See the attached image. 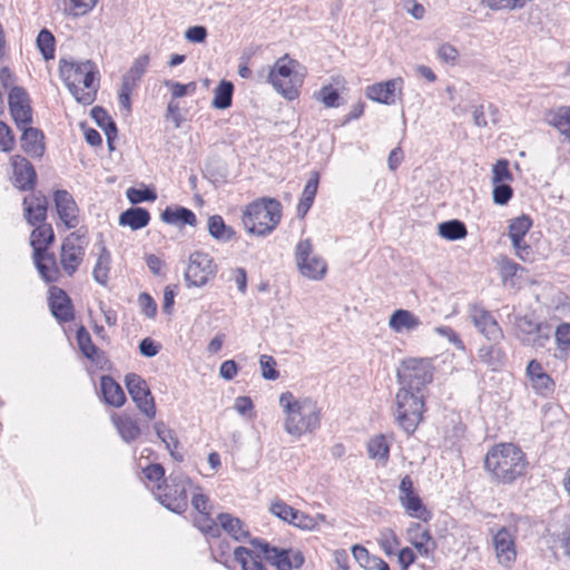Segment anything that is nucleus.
<instances>
[{
  "label": "nucleus",
  "instance_id": "obj_1",
  "mask_svg": "<svg viewBox=\"0 0 570 570\" xmlns=\"http://www.w3.org/2000/svg\"><path fill=\"white\" fill-rule=\"evenodd\" d=\"M529 462L525 453L514 443L492 445L484 458V469L500 484H513L525 475Z\"/></svg>",
  "mask_w": 570,
  "mask_h": 570
},
{
  "label": "nucleus",
  "instance_id": "obj_2",
  "mask_svg": "<svg viewBox=\"0 0 570 570\" xmlns=\"http://www.w3.org/2000/svg\"><path fill=\"white\" fill-rule=\"evenodd\" d=\"M279 405L285 413L284 430L291 436L298 439L320 428L322 411L315 400L296 399L292 392H283Z\"/></svg>",
  "mask_w": 570,
  "mask_h": 570
},
{
  "label": "nucleus",
  "instance_id": "obj_3",
  "mask_svg": "<svg viewBox=\"0 0 570 570\" xmlns=\"http://www.w3.org/2000/svg\"><path fill=\"white\" fill-rule=\"evenodd\" d=\"M59 73L77 102L89 106L96 100L99 85L96 82L97 66L91 60H60Z\"/></svg>",
  "mask_w": 570,
  "mask_h": 570
},
{
  "label": "nucleus",
  "instance_id": "obj_4",
  "mask_svg": "<svg viewBox=\"0 0 570 570\" xmlns=\"http://www.w3.org/2000/svg\"><path fill=\"white\" fill-rule=\"evenodd\" d=\"M281 207L277 199L265 197L248 204L242 216L246 230L258 236L272 233L281 220Z\"/></svg>",
  "mask_w": 570,
  "mask_h": 570
},
{
  "label": "nucleus",
  "instance_id": "obj_5",
  "mask_svg": "<svg viewBox=\"0 0 570 570\" xmlns=\"http://www.w3.org/2000/svg\"><path fill=\"white\" fill-rule=\"evenodd\" d=\"M512 334L518 342L534 350L543 348L551 337V326L534 313L510 315Z\"/></svg>",
  "mask_w": 570,
  "mask_h": 570
},
{
  "label": "nucleus",
  "instance_id": "obj_6",
  "mask_svg": "<svg viewBox=\"0 0 570 570\" xmlns=\"http://www.w3.org/2000/svg\"><path fill=\"white\" fill-rule=\"evenodd\" d=\"M395 422L406 434H413L422 422L425 412L423 393L399 389L395 395Z\"/></svg>",
  "mask_w": 570,
  "mask_h": 570
},
{
  "label": "nucleus",
  "instance_id": "obj_7",
  "mask_svg": "<svg viewBox=\"0 0 570 570\" xmlns=\"http://www.w3.org/2000/svg\"><path fill=\"white\" fill-rule=\"evenodd\" d=\"M193 489L190 478L184 473H171L164 484H157L155 497L167 510L181 514L187 510V491Z\"/></svg>",
  "mask_w": 570,
  "mask_h": 570
},
{
  "label": "nucleus",
  "instance_id": "obj_8",
  "mask_svg": "<svg viewBox=\"0 0 570 570\" xmlns=\"http://www.w3.org/2000/svg\"><path fill=\"white\" fill-rule=\"evenodd\" d=\"M434 375V367L431 360L421 357H407L401 361L396 371L397 382L402 385L400 389L411 390L422 393L429 385Z\"/></svg>",
  "mask_w": 570,
  "mask_h": 570
},
{
  "label": "nucleus",
  "instance_id": "obj_9",
  "mask_svg": "<svg viewBox=\"0 0 570 570\" xmlns=\"http://www.w3.org/2000/svg\"><path fill=\"white\" fill-rule=\"evenodd\" d=\"M295 61L289 59L287 55L276 60L268 72V82L273 88L288 100H294L299 96L302 79L293 70Z\"/></svg>",
  "mask_w": 570,
  "mask_h": 570
},
{
  "label": "nucleus",
  "instance_id": "obj_10",
  "mask_svg": "<svg viewBox=\"0 0 570 570\" xmlns=\"http://www.w3.org/2000/svg\"><path fill=\"white\" fill-rule=\"evenodd\" d=\"M295 262L301 275L308 279L321 281L327 272L326 262L313 253L312 242L308 238L299 240L296 245Z\"/></svg>",
  "mask_w": 570,
  "mask_h": 570
},
{
  "label": "nucleus",
  "instance_id": "obj_11",
  "mask_svg": "<svg viewBox=\"0 0 570 570\" xmlns=\"http://www.w3.org/2000/svg\"><path fill=\"white\" fill-rule=\"evenodd\" d=\"M252 546L277 570H293V568H301L304 563V556L301 551H292L287 549H278L269 546L268 542L261 539L249 540Z\"/></svg>",
  "mask_w": 570,
  "mask_h": 570
},
{
  "label": "nucleus",
  "instance_id": "obj_12",
  "mask_svg": "<svg viewBox=\"0 0 570 570\" xmlns=\"http://www.w3.org/2000/svg\"><path fill=\"white\" fill-rule=\"evenodd\" d=\"M125 385L137 409L153 420L156 416V404L147 382L136 373H128Z\"/></svg>",
  "mask_w": 570,
  "mask_h": 570
},
{
  "label": "nucleus",
  "instance_id": "obj_13",
  "mask_svg": "<svg viewBox=\"0 0 570 570\" xmlns=\"http://www.w3.org/2000/svg\"><path fill=\"white\" fill-rule=\"evenodd\" d=\"M216 273V265L212 257L203 252L190 254L185 271V281L188 286L203 287Z\"/></svg>",
  "mask_w": 570,
  "mask_h": 570
},
{
  "label": "nucleus",
  "instance_id": "obj_14",
  "mask_svg": "<svg viewBox=\"0 0 570 570\" xmlns=\"http://www.w3.org/2000/svg\"><path fill=\"white\" fill-rule=\"evenodd\" d=\"M86 242L78 232L69 234L60 248V265L68 276H72L85 257Z\"/></svg>",
  "mask_w": 570,
  "mask_h": 570
},
{
  "label": "nucleus",
  "instance_id": "obj_15",
  "mask_svg": "<svg viewBox=\"0 0 570 570\" xmlns=\"http://www.w3.org/2000/svg\"><path fill=\"white\" fill-rule=\"evenodd\" d=\"M469 314L474 326L489 341L499 342L503 332L489 311L480 305L473 304L469 307Z\"/></svg>",
  "mask_w": 570,
  "mask_h": 570
},
{
  "label": "nucleus",
  "instance_id": "obj_16",
  "mask_svg": "<svg viewBox=\"0 0 570 570\" xmlns=\"http://www.w3.org/2000/svg\"><path fill=\"white\" fill-rule=\"evenodd\" d=\"M10 114L17 127H24L32 121V109L27 91L22 87H12L9 92Z\"/></svg>",
  "mask_w": 570,
  "mask_h": 570
},
{
  "label": "nucleus",
  "instance_id": "obj_17",
  "mask_svg": "<svg viewBox=\"0 0 570 570\" xmlns=\"http://www.w3.org/2000/svg\"><path fill=\"white\" fill-rule=\"evenodd\" d=\"M493 546L498 562L505 568H510L517 559L514 533L502 527L493 535Z\"/></svg>",
  "mask_w": 570,
  "mask_h": 570
},
{
  "label": "nucleus",
  "instance_id": "obj_18",
  "mask_svg": "<svg viewBox=\"0 0 570 570\" xmlns=\"http://www.w3.org/2000/svg\"><path fill=\"white\" fill-rule=\"evenodd\" d=\"M13 169L12 184L22 191L33 190L37 183V174L32 164L24 157L16 155L11 158Z\"/></svg>",
  "mask_w": 570,
  "mask_h": 570
},
{
  "label": "nucleus",
  "instance_id": "obj_19",
  "mask_svg": "<svg viewBox=\"0 0 570 570\" xmlns=\"http://www.w3.org/2000/svg\"><path fill=\"white\" fill-rule=\"evenodd\" d=\"M53 202L57 214L66 227L68 229L77 227L79 224V209L72 195L65 189H58L53 194Z\"/></svg>",
  "mask_w": 570,
  "mask_h": 570
},
{
  "label": "nucleus",
  "instance_id": "obj_20",
  "mask_svg": "<svg viewBox=\"0 0 570 570\" xmlns=\"http://www.w3.org/2000/svg\"><path fill=\"white\" fill-rule=\"evenodd\" d=\"M23 205V217L29 225L36 226L40 223L46 222L48 210V199L41 193H32L26 196L22 202Z\"/></svg>",
  "mask_w": 570,
  "mask_h": 570
},
{
  "label": "nucleus",
  "instance_id": "obj_21",
  "mask_svg": "<svg viewBox=\"0 0 570 570\" xmlns=\"http://www.w3.org/2000/svg\"><path fill=\"white\" fill-rule=\"evenodd\" d=\"M403 79L400 77L373 83L366 88V97L380 104L393 105L395 102L396 89L401 91Z\"/></svg>",
  "mask_w": 570,
  "mask_h": 570
},
{
  "label": "nucleus",
  "instance_id": "obj_22",
  "mask_svg": "<svg viewBox=\"0 0 570 570\" xmlns=\"http://www.w3.org/2000/svg\"><path fill=\"white\" fill-rule=\"evenodd\" d=\"M49 294V306L52 315L63 323L73 320V307L67 293L57 286H52Z\"/></svg>",
  "mask_w": 570,
  "mask_h": 570
},
{
  "label": "nucleus",
  "instance_id": "obj_23",
  "mask_svg": "<svg viewBox=\"0 0 570 570\" xmlns=\"http://www.w3.org/2000/svg\"><path fill=\"white\" fill-rule=\"evenodd\" d=\"M77 343L79 346V350L83 354L85 357L90 360L95 365H97L100 368H104L105 365L108 363V358L105 354V352L100 351L91 340V336L89 332L83 327L80 326L77 330Z\"/></svg>",
  "mask_w": 570,
  "mask_h": 570
},
{
  "label": "nucleus",
  "instance_id": "obj_24",
  "mask_svg": "<svg viewBox=\"0 0 570 570\" xmlns=\"http://www.w3.org/2000/svg\"><path fill=\"white\" fill-rule=\"evenodd\" d=\"M32 259L43 282L50 284L59 281L61 273L53 253H38L32 255Z\"/></svg>",
  "mask_w": 570,
  "mask_h": 570
},
{
  "label": "nucleus",
  "instance_id": "obj_25",
  "mask_svg": "<svg viewBox=\"0 0 570 570\" xmlns=\"http://www.w3.org/2000/svg\"><path fill=\"white\" fill-rule=\"evenodd\" d=\"M18 128L22 130L21 148L23 151L31 157H41L45 153L42 131L29 126Z\"/></svg>",
  "mask_w": 570,
  "mask_h": 570
},
{
  "label": "nucleus",
  "instance_id": "obj_26",
  "mask_svg": "<svg viewBox=\"0 0 570 570\" xmlns=\"http://www.w3.org/2000/svg\"><path fill=\"white\" fill-rule=\"evenodd\" d=\"M33 227L35 229L30 235V245L33 249L32 255H37L38 253H47L48 247L55 240V233L51 225L43 222Z\"/></svg>",
  "mask_w": 570,
  "mask_h": 570
},
{
  "label": "nucleus",
  "instance_id": "obj_27",
  "mask_svg": "<svg viewBox=\"0 0 570 570\" xmlns=\"http://www.w3.org/2000/svg\"><path fill=\"white\" fill-rule=\"evenodd\" d=\"M217 521L219 522L220 530H224L235 541L240 542L249 538L248 527L239 518L233 517L229 513H219Z\"/></svg>",
  "mask_w": 570,
  "mask_h": 570
},
{
  "label": "nucleus",
  "instance_id": "obj_28",
  "mask_svg": "<svg viewBox=\"0 0 570 570\" xmlns=\"http://www.w3.org/2000/svg\"><path fill=\"white\" fill-rule=\"evenodd\" d=\"M421 325V321L407 309H396L390 316L389 326L395 333L412 332Z\"/></svg>",
  "mask_w": 570,
  "mask_h": 570
},
{
  "label": "nucleus",
  "instance_id": "obj_29",
  "mask_svg": "<svg viewBox=\"0 0 570 570\" xmlns=\"http://www.w3.org/2000/svg\"><path fill=\"white\" fill-rule=\"evenodd\" d=\"M100 389L104 401L115 407H120L126 402V395L122 387L109 375L100 379Z\"/></svg>",
  "mask_w": 570,
  "mask_h": 570
},
{
  "label": "nucleus",
  "instance_id": "obj_30",
  "mask_svg": "<svg viewBox=\"0 0 570 570\" xmlns=\"http://www.w3.org/2000/svg\"><path fill=\"white\" fill-rule=\"evenodd\" d=\"M150 214L142 207H130L122 212L119 216L118 223L120 226H128L132 230H138L149 224Z\"/></svg>",
  "mask_w": 570,
  "mask_h": 570
},
{
  "label": "nucleus",
  "instance_id": "obj_31",
  "mask_svg": "<svg viewBox=\"0 0 570 570\" xmlns=\"http://www.w3.org/2000/svg\"><path fill=\"white\" fill-rule=\"evenodd\" d=\"M161 219L166 224L175 225V226H196L197 218L193 210L186 208V207H166L165 210L161 213Z\"/></svg>",
  "mask_w": 570,
  "mask_h": 570
},
{
  "label": "nucleus",
  "instance_id": "obj_32",
  "mask_svg": "<svg viewBox=\"0 0 570 570\" xmlns=\"http://www.w3.org/2000/svg\"><path fill=\"white\" fill-rule=\"evenodd\" d=\"M154 430L157 436L165 444V448L169 451L171 458L176 461L181 462L184 460V455L177 452V449L179 448V441L175 431L168 428L161 421L155 422Z\"/></svg>",
  "mask_w": 570,
  "mask_h": 570
},
{
  "label": "nucleus",
  "instance_id": "obj_33",
  "mask_svg": "<svg viewBox=\"0 0 570 570\" xmlns=\"http://www.w3.org/2000/svg\"><path fill=\"white\" fill-rule=\"evenodd\" d=\"M111 420L120 438L126 443H130L139 438L141 431L135 419L115 414Z\"/></svg>",
  "mask_w": 570,
  "mask_h": 570
},
{
  "label": "nucleus",
  "instance_id": "obj_34",
  "mask_svg": "<svg viewBox=\"0 0 570 570\" xmlns=\"http://www.w3.org/2000/svg\"><path fill=\"white\" fill-rule=\"evenodd\" d=\"M368 458L385 466L390 458V443L385 435L377 434L371 438L366 445Z\"/></svg>",
  "mask_w": 570,
  "mask_h": 570
},
{
  "label": "nucleus",
  "instance_id": "obj_35",
  "mask_svg": "<svg viewBox=\"0 0 570 570\" xmlns=\"http://www.w3.org/2000/svg\"><path fill=\"white\" fill-rule=\"evenodd\" d=\"M318 181H320V174L317 171H312L311 177L304 187L302 197L297 205V214L299 216H302V217L305 216L306 213L312 207V205L314 203V198L317 193Z\"/></svg>",
  "mask_w": 570,
  "mask_h": 570
},
{
  "label": "nucleus",
  "instance_id": "obj_36",
  "mask_svg": "<svg viewBox=\"0 0 570 570\" xmlns=\"http://www.w3.org/2000/svg\"><path fill=\"white\" fill-rule=\"evenodd\" d=\"M547 122L570 141V107H560L547 114Z\"/></svg>",
  "mask_w": 570,
  "mask_h": 570
},
{
  "label": "nucleus",
  "instance_id": "obj_37",
  "mask_svg": "<svg viewBox=\"0 0 570 570\" xmlns=\"http://www.w3.org/2000/svg\"><path fill=\"white\" fill-rule=\"evenodd\" d=\"M148 65H149V56L148 55H141L138 58H136L132 66L122 76L121 83L136 89L140 79L146 73Z\"/></svg>",
  "mask_w": 570,
  "mask_h": 570
},
{
  "label": "nucleus",
  "instance_id": "obj_38",
  "mask_svg": "<svg viewBox=\"0 0 570 570\" xmlns=\"http://www.w3.org/2000/svg\"><path fill=\"white\" fill-rule=\"evenodd\" d=\"M234 558L243 570H266L261 556L248 548L237 547L234 550Z\"/></svg>",
  "mask_w": 570,
  "mask_h": 570
},
{
  "label": "nucleus",
  "instance_id": "obj_39",
  "mask_svg": "<svg viewBox=\"0 0 570 570\" xmlns=\"http://www.w3.org/2000/svg\"><path fill=\"white\" fill-rule=\"evenodd\" d=\"M234 85L228 80H222L214 89L212 107L218 110L227 109L232 106Z\"/></svg>",
  "mask_w": 570,
  "mask_h": 570
},
{
  "label": "nucleus",
  "instance_id": "obj_40",
  "mask_svg": "<svg viewBox=\"0 0 570 570\" xmlns=\"http://www.w3.org/2000/svg\"><path fill=\"white\" fill-rule=\"evenodd\" d=\"M439 235L448 240L463 239L468 235L466 226L459 219H451L438 225Z\"/></svg>",
  "mask_w": 570,
  "mask_h": 570
},
{
  "label": "nucleus",
  "instance_id": "obj_41",
  "mask_svg": "<svg viewBox=\"0 0 570 570\" xmlns=\"http://www.w3.org/2000/svg\"><path fill=\"white\" fill-rule=\"evenodd\" d=\"M400 503L405 510L406 514L411 518H416L423 521H428L431 518L430 512L424 507L422 500L416 493L410 497H402Z\"/></svg>",
  "mask_w": 570,
  "mask_h": 570
},
{
  "label": "nucleus",
  "instance_id": "obj_42",
  "mask_svg": "<svg viewBox=\"0 0 570 570\" xmlns=\"http://www.w3.org/2000/svg\"><path fill=\"white\" fill-rule=\"evenodd\" d=\"M208 233L217 240L228 242L234 238L235 232L227 226L219 215H213L208 218Z\"/></svg>",
  "mask_w": 570,
  "mask_h": 570
},
{
  "label": "nucleus",
  "instance_id": "obj_43",
  "mask_svg": "<svg viewBox=\"0 0 570 570\" xmlns=\"http://www.w3.org/2000/svg\"><path fill=\"white\" fill-rule=\"evenodd\" d=\"M110 261V253L105 246H101L100 254L92 271L94 279L100 285L105 286L108 283Z\"/></svg>",
  "mask_w": 570,
  "mask_h": 570
},
{
  "label": "nucleus",
  "instance_id": "obj_44",
  "mask_svg": "<svg viewBox=\"0 0 570 570\" xmlns=\"http://www.w3.org/2000/svg\"><path fill=\"white\" fill-rule=\"evenodd\" d=\"M531 226L532 220L527 215H521L512 219L509 224V237L511 239V243L519 244V242L524 239Z\"/></svg>",
  "mask_w": 570,
  "mask_h": 570
},
{
  "label": "nucleus",
  "instance_id": "obj_45",
  "mask_svg": "<svg viewBox=\"0 0 570 570\" xmlns=\"http://www.w3.org/2000/svg\"><path fill=\"white\" fill-rule=\"evenodd\" d=\"M66 13L78 17L88 13L97 3V0H61Z\"/></svg>",
  "mask_w": 570,
  "mask_h": 570
},
{
  "label": "nucleus",
  "instance_id": "obj_46",
  "mask_svg": "<svg viewBox=\"0 0 570 570\" xmlns=\"http://www.w3.org/2000/svg\"><path fill=\"white\" fill-rule=\"evenodd\" d=\"M37 47L46 60L55 57V37L48 29H42L38 33Z\"/></svg>",
  "mask_w": 570,
  "mask_h": 570
},
{
  "label": "nucleus",
  "instance_id": "obj_47",
  "mask_svg": "<svg viewBox=\"0 0 570 570\" xmlns=\"http://www.w3.org/2000/svg\"><path fill=\"white\" fill-rule=\"evenodd\" d=\"M530 384L534 392L541 396L551 395L556 386L554 381L548 373L533 377L532 380H530Z\"/></svg>",
  "mask_w": 570,
  "mask_h": 570
},
{
  "label": "nucleus",
  "instance_id": "obj_48",
  "mask_svg": "<svg viewBox=\"0 0 570 570\" xmlns=\"http://www.w3.org/2000/svg\"><path fill=\"white\" fill-rule=\"evenodd\" d=\"M513 180V175L509 169V161L507 159H499L492 166V184L510 183Z\"/></svg>",
  "mask_w": 570,
  "mask_h": 570
},
{
  "label": "nucleus",
  "instance_id": "obj_49",
  "mask_svg": "<svg viewBox=\"0 0 570 570\" xmlns=\"http://www.w3.org/2000/svg\"><path fill=\"white\" fill-rule=\"evenodd\" d=\"M195 523L198 529L208 537L218 538L220 535L219 522L216 523L210 518L209 513L199 514V517L195 520Z\"/></svg>",
  "mask_w": 570,
  "mask_h": 570
},
{
  "label": "nucleus",
  "instance_id": "obj_50",
  "mask_svg": "<svg viewBox=\"0 0 570 570\" xmlns=\"http://www.w3.org/2000/svg\"><path fill=\"white\" fill-rule=\"evenodd\" d=\"M379 542H380L382 550L387 556H393L395 553V550L400 546V540H399L397 535L391 529H383L380 532Z\"/></svg>",
  "mask_w": 570,
  "mask_h": 570
},
{
  "label": "nucleus",
  "instance_id": "obj_51",
  "mask_svg": "<svg viewBox=\"0 0 570 570\" xmlns=\"http://www.w3.org/2000/svg\"><path fill=\"white\" fill-rule=\"evenodd\" d=\"M352 553L356 562L364 568L365 570H374L376 560L379 557L371 556L370 552L362 546H354L352 548Z\"/></svg>",
  "mask_w": 570,
  "mask_h": 570
},
{
  "label": "nucleus",
  "instance_id": "obj_52",
  "mask_svg": "<svg viewBox=\"0 0 570 570\" xmlns=\"http://www.w3.org/2000/svg\"><path fill=\"white\" fill-rule=\"evenodd\" d=\"M127 198L131 204H139L142 202H154L157 194L153 188L145 187L142 189L130 187L127 189Z\"/></svg>",
  "mask_w": 570,
  "mask_h": 570
},
{
  "label": "nucleus",
  "instance_id": "obj_53",
  "mask_svg": "<svg viewBox=\"0 0 570 570\" xmlns=\"http://www.w3.org/2000/svg\"><path fill=\"white\" fill-rule=\"evenodd\" d=\"M493 203L500 206L507 205L513 196V189L509 183L492 184Z\"/></svg>",
  "mask_w": 570,
  "mask_h": 570
},
{
  "label": "nucleus",
  "instance_id": "obj_54",
  "mask_svg": "<svg viewBox=\"0 0 570 570\" xmlns=\"http://www.w3.org/2000/svg\"><path fill=\"white\" fill-rule=\"evenodd\" d=\"M289 524L299 528L302 530H314L317 528L316 519L307 513L296 510L292 514Z\"/></svg>",
  "mask_w": 570,
  "mask_h": 570
},
{
  "label": "nucleus",
  "instance_id": "obj_55",
  "mask_svg": "<svg viewBox=\"0 0 570 570\" xmlns=\"http://www.w3.org/2000/svg\"><path fill=\"white\" fill-rule=\"evenodd\" d=\"M259 365L262 368V376L265 380L275 381L279 377V372L275 368L276 361L271 355H262L259 357Z\"/></svg>",
  "mask_w": 570,
  "mask_h": 570
},
{
  "label": "nucleus",
  "instance_id": "obj_56",
  "mask_svg": "<svg viewBox=\"0 0 570 570\" xmlns=\"http://www.w3.org/2000/svg\"><path fill=\"white\" fill-rule=\"evenodd\" d=\"M557 347L561 352L570 351V323L560 324L554 332Z\"/></svg>",
  "mask_w": 570,
  "mask_h": 570
},
{
  "label": "nucleus",
  "instance_id": "obj_57",
  "mask_svg": "<svg viewBox=\"0 0 570 570\" xmlns=\"http://www.w3.org/2000/svg\"><path fill=\"white\" fill-rule=\"evenodd\" d=\"M317 99H320L325 107L333 108L338 106L340 95L332 86H324L317 92Z\"/></svg>",
  "mask_w": 570,
  "mask_h": 570
},
{
  "label": "nucleus",
  "instance_id": "obj_58",
  "mask_svg": "<svg viewBox=\"0 0 570 570\" xmlns=\"http://www.w3.org/2000/svg\"><path fill=\"white\" fill-rule=\"evenodd\" d=\"M193 497H191V505L195 510L199 512V514L209 513L208 510V497L200 492L199 485L193 484Z\"/></svg>",
  "mask_w": 570,
  "mask_h": 570
},
{
  "label": "nucleus",
  "instance_id": "obj_59",
  "mask_svg": "<svg viewBox=\"0 0 570 570\" xmlns=\"http://www.w3.org/2000/svg\"><path fill=\"white\" fill-rule=\"evenodd\" d=\"M14 147V137L10 127L0 120V150L9 153Z\"/></svg>",
  "mask_w": 570,
  "mask_h": 570
},
{
  "label": "nucleus",
  "instance_id": "obj_60",
  "mask_svg": "<svg viewBox=\"0 0 570 570\" xmlns=\"http://www.w3.org/2000/svg\"><path fill=\"white\" fill-rule=\"evenodd\" d=\"M144 476L150 481L160 484L165 483V469L159 463H153L142 469Z\"/></svg>",
  "mask_w": 570,
  "mask_h": 570
},
{
  "label": "nucleus",
  "instance_id": "obj_61",
  "mask_svg": "<svg viewBox=\"0 0 570 570\" xmlns=\"http://www.w3.org/2000/svg\"><path fill=\"white\" fill-rule=\"evenodd\" d=\"M271 512L277 517L278 519L289 523L292 519V514L294 513L295 509L291 505L286 504L283 501H276L271 504L269 508Z\"/></svg>",
  "mask_w": 570,
  "mask_h": 570
},
{
  "label": "nucleus",
  "instance_id": "obj_62",
  "mask_svg": "<svg viewBox=\"0 0 570 570\" xmlns=\"http://www.w3.org/2000/svg\"><path fill=\"white\" fill-rule=\"evenodd\" d=\"M520 269H522V267L512 259L503 258L500 262V274L503 282L514 277Z\"/></svg>",
  "mask_w": 570,
  "mask_h": 570
},
{
  "label": "nucleus",
  "instance_id": "obj_63",
  "mask_svg": "<svg viewBox=\"0 0 570 570\" xmlns=\"http://www.w3.org/2000/svg\"><path fill=\"white\" fill-rule=\"evenodd\" d=\"M207 37V29L204 26H193L185 31V38L189 42L202 43Z\"/></svg>",
  "mask_w": 570,
  "mask_h": 570
},
{
  "label": "nucleus",
  "instance_id": "obj_64",
  "mask_svg": "<svg viewBox=\"0 0 570 570\" xmlns=\"http://www.w3.org/2000/svg\"><path fill=\"white\" fill-rule=\"evenodd\" d=\"M139 304H140V307L144 312V314L147 316V317H154L157 313V304L156 302L153 299V297L147 294V293H141L139 295Z\"/></svg>",
  "mask_w": 570,
  "mask_h": 570
}]
</instances>
